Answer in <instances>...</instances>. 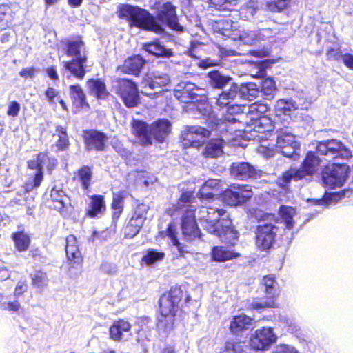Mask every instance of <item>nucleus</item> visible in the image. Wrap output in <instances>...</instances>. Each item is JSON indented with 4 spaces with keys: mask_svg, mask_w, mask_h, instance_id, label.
<instances>
[{
    "mask_svg": "<svg viewBox=\"0 0 353 353\" xmlns=\"http://www.w3.org/2000/svg\"><path fill=\"white\" fill-rule=\"evenodd\" d=\"M65 54L72 58L69 61H63V74L68 72L78 79H83L85 74L87 53L83 41L81 39L69 40L65 43Z\"/></svg>",
    "mask_w": 353,
    "mask_h": 353,
    "instance_id": "1",
    "label": "nucleus"
},
{
    "mask_svg": "<svg viewBox=\"0 0 353 353\" xmlns=\"http://www.w3.org/2000/svg\"><path fill=\"white\" fill-rule=\"evenodd\" d=\"M197 219L208 232L221 236L220 228L228 227L230 215L223 209L211 205H202L196 212Z\"/></svg>",
    "mask_w": 353,
    "mask_h": 353,
    "instance_id": "2",
    "label": "nucleus"
},
{
    "mask_svg": "<svg viewBox=\"0 0 353 353\" xmlns=\"http://www.w3.org/2000/svg\"><path fill=\"white\" fill-rule=\"evenodd\" d=\"M118 15L120 18L125 19L130 26H135L156 33L163 32L161 26L154 21L150 13L138 7L122 5L119 7Z\"/></svg>",
    "mask_w": 353,
    "mask_h": 353,
    "instance_id": "3",
    "label": "nucleus"
},
{
    "mask_svg": "<svg viewBox=\"0 0 353 353\" xmlns=\"http://www.w3.org/2000/svg\"><path fill=\"white\" fill-rule=\"evenodd\" d=\"M320 160L314 153L309 152L300 169L290 168L285 172L278 181L281 187L285 188L292 180L298 181L307 175H312L317 170Z\"/></svg>",
    "mask_w": 353,
    "mask_h": 353,
    "instance_id": "4",
    "label": "nucleus"
},
{
    "mask_svg": "<svg viewBox=\"0 0 353 353\" xmlns=\"http://www.w3.org/2000/svg\"><path fill=\"white\" fill-rule=\"evenodd\" d=\"M177 308L178 305L164 294L161 297L159 301L161 315L157 323V328L161 334L166 335L172 330Z\"/></svg>",
    "mask_w": 353,
    "mask_h": 353,
    "instance_id": "5",
    "label": "nucleus"
},
{
    "mask_svg": "<svg viewBox=\"0 0 353 353\" xmlns=\"http://www.w3.org/2000/svg\"><path fill=\"white\" fill-rule=\"evenodd\" d=\"M267 110V106L263 104L253 103L249 106L248 116L252 121L253 130L258 133L270 132L274 128H279L276 126L278 123L274 124L269 117L263 114Z\"/></svg>",
    "mask_w": 353,
    "mask_h": 353,
    "instance_id": "6",
    "label": "nucleus"
},
{
    "mask_svg": "<svg viewBox=\"0 0 353 353\" xmlns=\"http://www.w3.org/2000/svg\"><path fill=\"white\" fill-rule=\"evenodd\" d=\"M276 133V150L285 157L297 160L299 157L297 150L300 144L296 140L295 136L288 130L281 128H277Z\"/></svg>",
    "mask_w": 353,
    "mask_h": 353,
    "instance_id": "7",
    "label": "nucleus"
},
{
    "mask_svg": "<svg viewBox=\"0 0 353 353\" xmlns=\"http://www.w3.org/2000/svg\"><path fill=\"white\" fill-rule=\"evenodd\" d=\"M350 168L345 163H332L326 166L322 172V180L330 188L341 187L348 177Z\"/></svg>",
    "mask_w": 353,
    "mask_h": 353,
    "instance_id": "8",
    "label": "nucleus"
},
{
    "mask_svg": "<svg viewBox=\"0 0 353 353\" xmlns=\"http://www.w3.org/2000/svg\"><path fill=\"white\" fill-rule=\"evenodd\" d=\"M254 85L249 83L241 85V88L236 83H232L228 91L223 92L216 100V104L221 107H225L236 103V100L243 95L248 100L256 97L257 91L254 89Z\"/></svg>",
    "mask_w": 353,
    "mask_h": 353,
    "instance_id": "9",
    "label": "nucleus"
},
{
    "mask_svg": "<svg viewBox=\"0 0 353 353\" xmlns=\"http://www.w3.org/2000/svg\"><path fill=\"white\" fill-rule=\"evenodd\" d=\"M316 150L320 154L333 159L338 157L348 159L352 157V152L350 149L337 139H329L319 142L317 144Z\"/></svg>",
    "mask_w": 353,
    "mask_h": 353,
    "instance_id": "10",
    "label": "nucleus"
},
{
    "mask_svg": "<svg viewBox=\"0 0 353 353\" xmlns=\"http://www.w3.org/2000/svg\"><path fill=\"white\" fill-rule=\"evenodd\" d=\"M170 81V77L167 74L160 72L148 74L141 83L145 89L142 93L148 96L154 95L160 92V89L168 85Z\"/></svg>",
    "mask_w": 353,
    "mask_h": 353,
    "instance_id": "11",
    "label": "nucleus"
},
{
    "mask_svg": "<svg viewBox=\"0 0 353 353\" xmlns=\"http://www.w3.org/2000/svg\"><path fill=\"white\" fill-rule=\"evenodd\" d=\"M241 3V10H246L252 17L259 8L257 0H210V4L219 10H232Z\"/></svg>",
    "mask_w": 353,
    "mask_h": 353,
    "instance_id": "12",
    "label": "nucleus"
},
{
    "mask_svg": "<svg viewBox=\"0 0 353 353\" xmlns=\"http://www.w3.org/2000/svg\"><path fill=\"white\" fill-rule=\"evenodd\" d=\"M276 341V336L270 327L256 330L251 336L250 346L253 350H263L267 349Z\"/></svg>",
    "mask_w": 353,
    "mask_h": 353,
    "instance_id": "13",
    "label": "nucleus"
},
{
    "mask_svg": "<svg viewBox=\"0 0 353 353\" xmlns=\"http://www.w3.org/2000/svg\"><path fill=\"white\" fill-rule=\"evenodd\" d=\"M210 135V131L201 126L188 127L182 132V143L186 148H199Z\"/></svg>",
    "mask_w": 353,
    "mask_h": 353,
    "instance_id": "14",
    "label": "nucleus"
},
{
    "mask_svg": "<svg viewBox=\"0 0 353 353\" xmlns=\"http://www.w3.org/2000/svg\"><path fill=\"white\" fill-rule=\"evenodd\" d=\"M117 93L120 95L125 105L129 108L137 105L139 96L136 85L128 79L118 81Z\"/></svg>",
    "mask_w": 353,
    "mask_h": 353,
    "instance_id": "15",
    "label": "nucleus"
},
{
    "mask_svg": "<svg viewBox=\"0 0 353 353\" xmlns=\"http://www.w3.org/2000/svg\"><path fill=\"white\" fill-rule=\"evenodd\" d=\"M252 196L251 187L248 185L234 186L224 191L223 198L230 205H237L248 201Z\"/></svg>",
    "mask_w": 353,
    "mask_h": 353,
    "instance_id": "16",
    "label": "nucleus"
},
{
    "mask_svg": "<svg viewBox=\"0 0 353 353\" xmlns=\"http://www.w3.org/2000/svg\"><path fill=\"white\" fill-rule=\"evenodd\" d=\"M277 228L272 223H262L257 227L256 245L261 250L269 249L272 245Z\"/></svg>",
    "mask_w": 353,
    "mask_h": 353,
    "instance_id": "17",
    "label": "nucleus"
},
{
    "mask_svg": "<svg viewBox=\"0 0 353 353\" xmlns=\"http://www.w3.org/2000/svg\"><path fill=\"white\" fill-rule=\"evenodd\" d=\"M65 252L69 265V272L72 273V269L79 270L82 262V257L77 245V239L70 235L66 239Z\"/></svg>",
    "mask_w": 353,
    "mask_h": 353,
    "instance_id": "18",
    "label": "nucleus"
},
{
    "mask_svg": "<svg viewBox=\"0 0 353 353\" xmlns=\"http://www.w3.org/2000/svg\"><path fill=\"white\" fill-rule=\"evenodd\" d=\"M221 188L222 184L219 179H210L202 185L197 196L203 203L207 205L214 200L215 196L221 192Z\"/></svg>",
    "mask_w": 353,
    "mask_h": 353,
    "instance_id": "19",
    "label": "nucleus"
},
{
    "mask_svg": "<svg viewBox=\"0 0 353 353\" xmlns=\"http://www.w3.org/2000/svg\"><path fill=\"white\" fill-rule=\"evenodd\" d=\"M194 211V209H188L182 216V232L184 237L188 241L193 240L199 235Z\"/></svg>",
    "mask_w": 353,
    "mask_h": 353,
    "instance_id": "20",
    "label": "nucleus"
},
{
    "mask_svg": "<svg viewBox=\"0 0 353 353\" xmlns=\"http://www.w3.org/2000/svg\"><path fill=\"white\" fill-rule=\"evenodd\" d=\"M132 133L134 135L136 141L141 145L147 146L152 144L150 125L139 120H134L131 124Z\"/></svg>",
    "mask_w": 353,
    "mask_h": 353,
    "instance_id": "21",
    "label": "nucleus"
},
{
    "mask_svg": "<svg viewBox=\"0 0 353 353\" xmlns=\"http://www.w3.org/2000/svg\"><path fill=\"white\" fill-rule=\"evenodd\" d=\"M201 91L194 83L190 82H183L178 85L175 90V97L181 102L188 103L198 101L199 96L198 92Z\"/></svg>",
    "mask_w": 353,
    "mask_h": 353,
    "instance_id": "22",
    "label": "nucleus"
},
{
    "mask_svg": "<svg viewBox=\"0 0 353 353\" xmlns=\"http://www.w3.org/2000/svg\"><path fill=\"white\" fill-rule=\"evenodd\" d=\"M159 19L175 30H182V27L179 24L174 6L168 2L162 5L158 13Z\"/></svg>",
    "mask_w": 353,
    "mask_h": 353,
    "instance_id": "23",
    "label": "nucleus"
},
{
    "mask_svg": "<svg viewBox=\"0 0 353 353\" xmlns=\"http://www.w3.org/2000/svg\"><path fill=\"white\" fill-rule=\"evenodd\" d=\"M232 176L237 179L245 180L256 177L258 171L250 163L246 162L234 163L230 168Z\"/></svg>",
    "mask_w": 353,
    "mask_h": 353,
    "instance_id": "24",
    "label": "nucleus"
},
{
    "mask_svg": "<svg viewBox=\"0 0 353 353\" xmlns=\"http://www.w3.org/2000/svg\"><path fill=\"white\" fill-rule=\"evenodd\" d=\"M85 142L88 150H103L108 139L106 135L99 131L91 130L85 132Z\"/></svg>",
    "mask_w": 353,
    "mask_h": 353,
    "instance_id": "25",
    "label": "nucleus"
},
{
    "mask_svg": "<svg viewBox=\"0 0 353 353\" xmlns=\"http://www.w3.org/2000/svg\"><path fill=\"white\" fill-rule=\"evenodd\" d=\"M171 132V123L168 119H161L150 125L152 141L153 139L158 142H163Z\"/></svg>",
    "mask_w": 353,
    "mask_h": 353,
    "instance_id": "26",
    "label": "nucleus"
},
{
    "mask_svg": "<svg viewBox=\"0 0 353 353\" xmlns=\"http://www.w3.org/2000/svg\"><path fill=\"white\" fill-rule=\"evenodd\" d=\"M254 320L245 314H241L232 318L230 324V331L235 334L240 335L253 325Z\"/></svg>",
    "mask_w": 353,
    "mask_h": 353,
    "instance_id": "27",
    "label": "nucleus"
},
{
    "mask_svg": "<svg viewBox=\"0 0 353 353\" xmlns=\"http://www.w3.org/2000/svg\"><path fill=\"white\" fill-rule=\"evenodd\" d=\"M50 207L62 212L70 205V199L61 189L52 188L49 199Z\"/></svg>",
    "mask_w": 353,
    "mask_h": 353,
    "instance_id": "28",
    "label": "nucleus"
},
{
    "mask_svg": "<svg viewBox=\"0 0 353 353\" xmlns=\"http://www.w3.org/2000/svg\"><path fill=\"white\" fill-rule=\"evenodd\" d=\"M145 64V61L140 56H134L126 59L121 66L118 67V70L121 72L137 75Z\"/></svg>",
    "mask_w": 353,
    "mask_h": 353,
    "instance_id": "29",
    "label": "nucleus"
},
{
    "mask_svg": "<svg viewBox=\"0 0 353 353\" xmlns=\"http://www.w3.org/2000/svg\"><path fill=\"white\" fill-rule=\"evenodd\" d=\"M131 330V325L123 319L114 321L110 327V338L115 341L123 339L124 333Z\"/></svg>",
    "mask_w": 353,
    "mask_h": 353,
    "instance_id": "30",
    "label": "nucleus"
},
{
    "mask_svg": "<svg viewBox=\"0 0 353 353\" xmlns=\"http://www.w3.org/2000/svg\"><path fill=\"white\" fill-rule=\"evenodd\" d=\"M268 29H264L260 31H255L252 30H243L239 34V39L247 45H252L256 43L258 41L263 39L265 36V34H269Z\"/></svg>",
    "mask_w": 353,
    "mask_h": 353,
    "instance_id": "31",
    "label": "nucleus"
},
{
    "mask_svg": "<svg viewBox=\"0 0 353 353\" xmlns=\"http://www.w3.org/2000/svg\"><path fill=\"white\" fill-rule=\"evenodd\" d=\"M224 141L222 139L210 140L205 148L203 155L207 158H217L223 153Z\"/></svg>",
    "mask_w": 353,
    "mask_h": 353,
    "instance_id": "32",
    "label": "nucleus"
},
{
    "mask_svg": "<svg viewBox=\"0 0 353 353\" xmlns=\"http://www.w3.org/2000/svg\"><path fill=\"white\" fill-rule=\"evenodd\" d=\"M212 259L215 261L223 262L239 256V254L223 246H215L212 249Z\"/></svg>",
    "mask_w": 353,
    "mask_h": 353,
    "instance_id": "33",
    "label": "nucleus"
},
{
    "mask_svg": "<svg viewBox=\"0 0 353 353\" xmlns=\"http://www.w3.org/2000/svg\"><path fill=\"white\" fill-rule=\"evenodd\" d=\"M192 197V193L190 192H183L176 204L172 205V208L167 210L168 214L174 216L176 212H186L188 209H192L193 206L190 204Z\"/></svg>",
    "mask_w": 353,
    "mask_h": 353,
    "instance_id": "34",
    "label": "nucleus"
},
{
    "mask_svg": "<svg viewBox=\"0 0 353 353\" xmlns=\"http://www.w3.org/2000/svg\"><path fill=\"white\" fill-rule=\"evenodd\" d=\"M208 83L214 88L221 89L228 85L232 80L229 76L221 74L218 70H213L208 74Z\"/></svg>",
    "mask_w": 353,
    "mask_h": 353,
    "instance_id": "35",
    "label": "nucleus"
},
{
    "mask_svg": "<svg viewBox=\"0 0 353 353\" xmlns=\"http://www.w3.org/2000/svg\"><path fill=\"white\" fill-rule=\"evenodd\" d=\"M70 94L73 105L77 108H84L88 106V103L85 102V95L79 85H70Z\"/></svg>",
    "mask_w": 353,
    "mask_h": 353,
    "instance_id": "36",
    "label": "nucleus"
},
{
    "mask_svg": "<svg viewBox=\"0 0 353 353\" xmlns=\"http://www.w3.org/2000/svg\"><path fill=\"white\" fill-rule=\"evenodd\" d=\"M105 209L104 197L101 195H94L91 198L89 208L88 209V214L91 217H94L101 213Z\"/></svg>",
    "mask_w": 353,
    "mask_h": 353,
    "instance_id": "37",
    "label": "nucleus"
},
{
    "mask_svg": "<svg viewBox=\"0 0 353 353\" xmlns=\"http://www.w3.org/2000/svg\"><path fill=\"white\" fill-rule=\"evenodd\" d=\"M147 52L157 57H170L173 53L171 49L161 45L159 42H152L145 46Z\"/></svg>",
    "mask_w": 353,
    "mask_h": 353,
    "instance_id": "38",
    "label": "nucleus"
},
{
    "mask_svg": "<svg viewBox=\"0 0 353 353\" xmlns=\"http://www.w3.org/2000/svg\"><path fill=\"white\" fill-rule=\"evenodd\" d=\"M14 13L7 4L0 5V28H8L13 21Z\"/></svg>",
    "mask_w": 353,
    "mask_h": 353,
    "instance_id": "39",
    "label": "nucleus"
},
{
    "mask_svg": "<svg viewBox=\"0 0 353 353\" xmlns=\"http://www.w3.org/2000/svg\"><path fill=\"white\" fill-rule=\"evenodd\" d=\"M12 238L18 251L23 252L28 249L30 238L28 234L24 232H17L12 234Z\"/></svg>",
    "mask_w": 353,
    "mask_h": 353,
    "instance_id": "40",
    "label": "nucleus"
},
{
    "mask_svg": "<svg viewBox=\"0 0 353 353\" xmlns=\"http://www.w3.org/2000/svg\"><path fill=\"white\" fill-rule=\"evenodd\" d=\"M263 284L265 288V292L269 298H274L279 294V285L273 275H268L263 277Z\"/></svg>",
    "mask_w": 353,
    "mask_h": 353,
    "instance_id": "41",
    "label": "nucleus"
},
{
    "mask_svg": "<svg viewBox=\"0 0 353 353\" xmlns=\"http://www.w3.org/2000/svg\"><path fill=\"white\" fill-rule=\"evenodd\" d=\"M221 236H217L221 241L231 245L234 244V241L238 239L239 234L236 230L232 227V221L230 219L228 227L221 226L220 228Z\"/></svg>",
    "mask_w": 353,
    "mask_h": 353,
    "instance_id": "42",
    "label": "nucleus"
},
{
    "mask_svg": "<svg viewBox=\"0 0 353 353\" xmlns=\"http://www.w3.org/2000/svg\"><path fill=\"white\" fill-rule=\"evenodd\" d=\"M88 85L92 93L99 99H105L108 95L105 85L101 80H90Z\"/></svg>",
    "mask_w": 353,
    "mask_h": 353,
    "instance_id": "43",
    "label": "nucleus"
},
{
    "mask_svg": "<svg viewBox=\"0 0 353 353\" xmlns=\"http://www.w3.org/2000/svg\"><path fill=\"white\" fill-rule=\"evenodd\" d=\"M279 214L286 228L291 229L294 225L293 217L296 215V210L290 206L282 205L279 210Z\"/></svg>",
    "mask_w": 353,
    "mask_h": 353,
    "instance_id": "44",
    "label": "nucleus"
},
{
    "mask_svg": "<svg viewBox=\"0 0 353 353\" xmlns=\"http://www.w3.org/2000/svg\"><path fill=\"white\" fill-rule=\"evenodd\" d=\"M149 210V206L146 204H139L134 209L133 216L130 219L133 223L143 225L146 219V215Z\"/></svg>",
    "mask_w": 353,
    "mask_h": 353,
    "instance_id": "45",
    "label": "nucleus"
},
{
    "mask_svg": "<svg viewBox=\"0 0 353 353\" xmlns=\"http://www.w3.org/2000/svg\"><path fill=\"white\" fill-rule=\"evenodd\" d=\"M128 195V193L126 191H119L113 194L112 208L114 210V216L117 214V216H119L123 211V201Z\"/></svg>",
    "mask_w": 353,
    "mask_h": 353,
    "instance_id": "46",
    "label": "nucleus"
},
{
    "mask_svg": "<svg viewBox=\"0 0 353 353\" xmlns=\"http://www.w3.org/2000/svg\"><path fill=\"white\" fill-rule=\"evenodd\" d=\"M164 257L165 253L163 252H158L154 249H150L142 258V262L148 265H150L162 261Z\"/></svg>",
    "mask_w": 353,
    "mask_h": 353,
    "instance_id": "47",
    "label": "nucleus"
},
{
    "mask_svg": "<svg viewBox=\"0 0 353 353\" xmlns=\"http://www.w3.org/2000/svg\"><path fill=\"white\" fill-rule=\"evenodd\" d=\"M56 132L57 133L58 140L56 142L55 146L58 150H64L67 149L70 145L68 139L66 129L61 125L57 126Z\"/></svg>",
    "mask_w": 353,
    "mask_h": 353,
    "instance_id": "48",
    "label": "nucleus"
},
{
    "mask_svg": "<svg viewBox=\"0 0 353 353\" xmlns=\"http://www.w3.org/2000/svg\"><path fill=\"white\" fill-rule=\"evenodd\" d=\"M243 342H227L222 353H246Z\"/></svg>",
    "mask_w": 353,
    "mask_h": 353,
    "instance_id": "49",
    "label": "nucleus"
},
{
    "mask_svg": "<svg viewBox=\"0 0 353 353\" xmlns=\"http://www.w3.org/2000/svg\"><path fill=\"white\" fill-rule=\"evenodd\" d=\"M276 107L278 110L283 111L285 114H287L288 112L296 110L298 108V105L292 99H280L277 101Z\"/></svg>",
    "mask_w": 353,
    "mask_h": 353,
    "instance_id": "50",
    "label": "nucleus"
},
{
    "mask_svg": "<svg viewBox=\"0 0 353 353\" xmlns=\"http://www.w3.org/2000/svg\"><path fill=\"white\" fill-rule=\"evenodd\" d=\"M38 157L42 170L46 167L48 170H52L57 163L56 159L49 157L46 153L38 154Z\"/></svg>",
    "mask_w": 353,
    "mask_h": 353,
    "instance_id": "51",
    "label": "nucleus"
},
{
    "mask_svg": "<svg viewBox=\"0 0 353 353\" xmlns=\"http://www.w3.org/2000/svg\"><path fill=\"white\" fill-rule=\"evenodd\" d=\"M164 295L178 305L183 297V290L180 286L175 285L170 289L168 293Z\"/></svg>",
    "mask_w": 353,
    "mask_h": 353,
    "instance_id": "52",
    "label": "nucleus"
},
{
    "mask_svg": "<svg viewBox=\"0 0 353 353\" xmlns=\"http://www.w3.org/2000/svg\"><path fill=\"white\" fill-rule=\"evenodd\" d=\"M290 0H271L267 3L268 9L272 12L284 10L288 6Z\"/></svg>",
    "mask_w": 353,
    "mask_h": 353,
    "instance_id": "53",
    "label": "nucleus"
},
{
    "mask_svg": "<svg viewBox=\"0 0 353 353\" xmlns=\"http://www.w3.org/2000/svg\"><path fill=\"white\" fill-rule=\"evenodd\" d=\"M166 234H167V236L170 239L172 244L177 248L179 252L181 254H183V252H185L183 248L181 245L180 242L178 241V239L176 237V232L175 227L173 226L172 225L170 224L167 229Z\"/></svg>",
    "mask_w": 353,
    "mask_h": 353,
    "instance_id": "54",
    "label": "nucleus"
},
{
    "mask_svg": "<svg viewBox=\"0 0 353 353\" xmlns=\"http://www.w3.org/2000/svg\"><path fill=\"white\" fill-rule=\"evenodd\" d=\"M79 175L83 188L88 189L92 177L90 168L88 167L82 168L79 172Z\"/></svg>",
    "mask_w": 353,
    "mask_h": 353,
    "instance_id": "55",
    "label": "nucleus"
},
{
    "mask_svg": "<svg viewBox=\"0 0 353 353\" xmlns=\"http://www.w3.org/2000/svg\"><path fill=\"white\" fill-rule=\"evenodd\" d=\"M143 225L133 223L132 220L129 221L128 224L125 228V236L127 238H132L136 236L140 231Z\"/></svg>",
    "mask_w": 353,
    "mask_h": 353,
    "instance_id": "56",
    "label": "nucleus"
},
{
    "mask_svg": "<svg viewBox=\"0 0 353 353\" xmlns=\"http://www.w3.org/2000/svg\"><path fill=\"white\" fill-rule=\"evenodd\" d=\"M227 120L228 122H226L225 125L227 127L228 130H234V132H241V130L240 125H241V123L239 121L238 119L234 117L232 118L229 117Z\"/></svg>",
    "mask_w": 353,
    "mask_h": 353,
    "instance_id": "57",
    "label": "nucleus"
},
{
    "mask_svg": "<svg viewBox=\"0 0 353 353\" xmlns=\"http://www.w3.org/2000/svg\"><path fill=\"white\" fill-rule=\"evenodd\" d=\"M48 279L46 274L42 272H37L32 278V283L37 287L41 288L47 285Z\"/></svg>",
    "mask_w": 353,
    "mask_h": 353,
    "instance_id": "58",
    "label": "nucleus"
},
{
    "mask_svg": "<svg viewBox=\"0 0 353 353\" xmlns=\"http://www.w3.org/2000/svg\"><path fill=\"white\" fill-rule=\"evenodd\" d=\"M1 307L3 310H8L11 312H17L21 308V304L17 301L13 302H5L1 303Z\"/></svg>",
    "mask_w": 353,
    "mask_h": 353,
    "instance_id": "59",
    "label": "nucleus"
},
{
    "mask_svg": "<svg viewBox=\"0 0 353 353\" xmlns=\"http://www.w3.org/2000/svg\"><path fill=\"white\" fill-rule=\"evenodd\" d=\"M257 151L259 154L263 155L266 158L272 157L274 153V149L266 144L260 145L257 148Z\"/></svg>",
    "mask_w": 353,
    "mask_h": 353,
    "instance_id": "60",
    "label": "nucleus"
},
{
    "mask_svg": "<svg viewBox=\"0 0 353 353\" xmlns=\"http://www.w3.org/2000/svg\"><path fill=\"white\" fill-rule=\"evenodd\" d=\"M20 108L21 105L17 101H11L8 105L7 114L8 116L15 117L19 114Z\"/></svg>",
    "mask_w": 353,
    "mask_h": 353,
    "instance_id": "61",
    "label": "nucleus"
},
{
    "mask_svg": "<svg viewBox=\"0 0 353 353\" xmlns=\"http://www.w3.org/2000/svg\"><path fill=\"white\" fill-rule=\"evenodd\" d=\"M37 72L38 70L37 68L30 67L22 69L19 72V75L24 79H32L34 77Z\"/></svg>",
    "mask_w": 353,
    "mask_h": 353,
    "instance_id": "62",
    "label": "nucleus"
},
{
    "mask_svg": "<svg viewBox=\"0 0 353 353\" xmlns=\"http://www.w3.org/2000/svg\"><path fill=\"white\" fill-rule=\"evenodd\" d=\"M274 353H299L294 347L286 345H279Z\"/></svg>",
    "mask_w": 353,
    "mask_h": 353,
    "instance_id": "63",
    "label": "nucleus"
},
{
    "mask_svg": "<svg viewBox=\"0 0 353 353\" xmlns=\"http://www.w3.org/2000/svg\"><path fill=\"white\" fill-rule=\"evenodd\" d=\"M58 91L51 87L48 88L45 92L47 100L50 104H55L54 99L58 96Z\"/></svg>",
    "mask_w": 353,
    "mask_h": 353,
    "instance_id": "64",
    "label": "nucleus"
}]
</instances>
